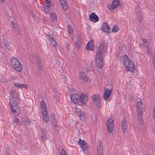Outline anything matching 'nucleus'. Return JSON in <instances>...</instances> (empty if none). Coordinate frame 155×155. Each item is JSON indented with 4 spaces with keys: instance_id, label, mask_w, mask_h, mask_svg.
<instances>
[{
    "instance_id": "12",
    "label": "nucleus",
    "mask_w": 155,
    "mask_h": 155,
    "mask_svg": "<svg viewBox=\"0 0 155 155\" xmlns=\"http://www.w3.org/2000/svg\"><path fill=\"white\" fill-rule=\"evenodd\" d=\"M142 42L143 43V45L146 47L147 48V54L148 55L151 54L152 53L151 51V48L149 45V44L145 39H143L142 40Z\"/></svg>"
},
{
    "instance_id": "31",
    "label": "nucleus",
    "mask_w": 155,
    "mask_h": 155,
    "mask_svg": "<svg viewBox=\"0 0 155 155\" xmlns=\"http://www.w3.org/2000/svg\"><path fill=\"white\" fill-rule=\"evenodd\" d=\"M73 110L75 112V113H76V114L78 115L81 112L80 109L76 107H74L73 108Z\"/></svg>"
},
{
    "instance_id": "26",
    "label": "nucleus",
    "mask_w": 155,
    "mask_h": 155,
    "mask_svg": "<svg viewBox=\"0 0 155 155\" xmlns=\"http://www.w3.org/2000/svg\"><path fill=\"white\" fill-rule=\"evenodd\" d=\"M137 110L138 118L141 119L142 117L143 114L142 109H137Z\"/></svg>"
},
{
    "instance_id": "28",
    "label": "nucleus",
    "mask_w": 155,
    "mask_h": 155,
    "mask_svg": "<svg viewBox=\"0 0 155 155\" xmlns=\"http://www.w3.org/2000/svg\"><path fill=\"white\" fill-rule=\"evenodd\" d=\"M92 46L93 43L91 44V42H88L86 47V48L87 50L93 51V49L92 47Z\"/></svg>"
},
{
    "instance_id": "54",
    "label": "nucleus",
    "mask_w": 155,
    "mask_h": 155,
    "mask_svg": "<svg viewBox=\"0 0 155 155\" xmlns=\"http://www.w3.org/2000/svg\"><path fill=\"white\" fill-rule=\"evenodd\" d=\"M27 121L28 122L30 121V120L29 119L27 120Z\"/></svg>"
},
{
    "instance_id": "39",
    "label": "nucleus",
    "mask_w": 155,
    "mask_h": 155,
    "mask_svg": "<svg viewBox=\"0 0 155 155\" xmlns=\"http://www.w3.org/2000/svg\"><path fill=\"white\" fill-rule=\"evenodd\" d=\"M13 121V124L14 123H17L19 121V120L18 118H15Z\"/></svg>"
},
{
    "instance_id": "34",
    "label": "nucleus",
    "mask_w": 155,
    "mask_h": 155,
    "mask_svg": "<svg viewBox=\"0 0 155 155\" xmlns=\"http://www.w3.org/2000/svg\"><path fill=\"white\" fill-rule=\"evenodd\" d=\"M5 153L6 155H9L10 154V148L8 147L6 148L5 150Z\"/></svg>"
},
{
    "instance_id": "8",
    "label": "nucleus",
    "mask_w": 155,
    "mask_h": 155,
    "mask_svg": "<svg viewBox=\"0 0 155 155\" xmlns=\"http://www.w3.org/2000/svg\"><path fill=\"white\" fill-rule=\"evenodd\" d=\"M121 127L123 133L125 134L128 127V121L125 119H122L121 123Z\"/></svg>"
},
{
    "instance_id": "32",
    "label": "nucleus",
    "mask_w": 155,
    "mask_h": 155,
    "mask_svg": "<svg viewBox=\"0 0 155 155\" xmlns=\"http://www.w3.org/2000/svg\"><path fill=\"white\" fill-rule=\"evenodd\" d=\"M142 104L141 102H138L136 105V107L137 109H142Z\"/></svg>"
},
{
    "instance_id": "36",
    "label": "nucleus",
    "mask_w": 155,
    "mask_h": 155,
    "mask_svg": "<svg viewBox=\"0 0 155 155\" xmlns=\"http://www.w3.org/2000/svg\"><path fill=\"white\" fill-rule=\"evenodd\" d=\"M35 59V61L36 64L37 63V62L40 63V57L39 56L36 55Z\"/></svg>"
},
{
    "instance_id": "52",
    "label": "nucleus",
    "mask_w": 155,
    "mask_h": 155,
    "mask_svg": "<svg viewBox=\"0 0 155 155\" xmlns=\"http://www.w3.org/2000/svg\"><path fill=\"white\" fill-rule=\"evenodd\" d=\"M15 92L16 94V96H17V95H18V92Z\"/></svg>"
},
{
    "instance_id": "40",
    "label": "nucleus",
    "mask_w": 155,
    "mask_h": 155,
    "mask_svg": "<svg viewBox=\"0 0 155 155\" xmlns=\"http://www.w3.org/2000/svg\"><path fill=\"white\" fill-rule=\"evenodd\" d=\"M44 10H45V12L46 13H49V8H48L47 7L45 6Z\"/></svg>"
},
{
    "instance_id": "9",
    "label": "nucleus",
    "mask_w": 155,
    "mask_h": 155,
    "mask_svg": "<svg viewBox=\"0 0 155 155\" xmlns=\"http://www.w3.org/2000/svg\"><path fill=\"white\" fill-rule=\"evenodd\" d=\"M120 3L119 0H113L112 4L108 6L109 9L111 10H114V8H117Z\"/></svg>"
},
{
    "instance_id": "11",
    "label": "nucleus",
    "mask_w": 155,
    "mask_h": 155,
    "mask_svg": "<svg viewBox=\"0 0 155 155\" xmlns=\"http://www.w3.org/2000/svg\"><path fill=\"white\" fill-rule=\"evenodd\" d=\"M11 79L12 80H14V86L16 87L22 88L25 86V84H19L18 83H17V81H19V79L17 78L15 76L11 78Z\"/></svg>"
},
{
    "instance_id": "21",
    "label": "nucleus",
    "mask_w": 155,
    "mask_h": 155,
    "mask_svg": "<svg viewBox=\"0 0 155 155\" xmlns=\"http://www.w3.org/2000/svg\"><path fill=\"white\" fill-rule=\"evenodd\" d=\"M64 10H66L68 8L67 3L66 0H59Z\"/></svg>"
},
{
    "instance_id": "5",
    "label": "nucleus",
    "mask_w": 155,
    "mask_h": 155,
    "mask_svg": "<svg viewBox=\"0 0 155 155\" xmlns=\"http://www.w3.org/2000/svg\"><path fill=\"white\" fill-rule=\"evenodd\" d=\"M114 117H110L107 123V130L109 133L111 134L113 131L114 125Z\"/></svg>"
},
{
    "instance_id": "37",
    "label": "nucleus",
    "mask_w": 155,
    "mask_h": 155,
    "mask_svg": "<svg viewBox=\"0 0 155 155\" xmlns=\"http://www.w3.org/2000/svg\"><path fill=\"white\" fill-rule=\"evenodd\" d=\"M37 64L38 65V69L40 71H42V67L40 63L37 62Z\"/></svg>"
},
{
    "instance_id": "20",
    "label": "nucleus",
    "mask_w": 155,
    "mask_h": 155,
    "mask_svg": "<svg viewBox=\"0 0 155 155\" xmlns=\"http://www.w3.org/2000/svg\"><path fill=\"white\" fill-rule=\"evenodd\" d=\"M136 13L137 15V18H142L143 15L138 7H137L136 9Z\"/></svg>"
},
{
    "instance_id": "55",
    "label": "nucleus",
    "mask_w": 155,
    "mask_h": 155,
    "mask_svg": "<svg viewBox=\"0 0 155 155\" xmlns=\"http://www.w3.org/2000/svg\"><path fill=\"white\" fill-rule=\"evenodd\" d=\"M47 0H45V1H47Z\"/></svg>"
},
{
    "instance_id": "47",
    "label": "nucleus",
    "mask_w": 155,
    "mask_h": 155,
    "mask_svg": "<svg viewBox=\"0 0 155 155\" xmlns=\"http://www.w3.org/2000/svg\"><path fill=\"white\" fill-rule=\"evenodd\" d=\"M46 2V4H50L51 3V1L50 0H47V1H45Z\"/></svg>"
},
{
    "instance_id": "35",
    "label": "nucleus",
    "mask_w": 155,
    "mask_h": 155,
    "mask_svg": "<svg viewBox=\"0 0 155 155\" xmlns=\"http://www.w3.org/2000/svg\"><path fill=\"white\" fill-rule=\"evenodd\" d=\"M119 29V28L117 25H115L114 27L112 29V31L114 32H115L117 31Z\"/></svg>"
},
{
    "instance_id": "10",
    "label": "nucleus",
    "mask_w": 155,
    "mask_h": 155,
    "mask_svg": "<svg viewBox=\"0 0 155 155\" xmlns=\"http://www.w3.org/2000/svg\"><path fill=\"white\" fill-rule=\"evenodd\" d=\"M82 42V39L81 36L80 35H78L76 38L75 43L76 44L75 47L77 50L80 48Z\"/></svg>"
},
{
    "instance_id": "45",
    "label": "nucleus",
    "mask_w": 155,
    "mask_h": 155,
    "mask_svg": "<svg viewBox=\"0 0 155 155\" xmlns=\"http://www.w3.org/2000/svg\"><path fill=\"white\" fill-rule=\"evenodd\" d=\"M51 6V4H46L45 5V7H47L48 8H49V9L50 8Z\"/></svg>"
},
{
    "instance_id": "15",
    "label": "nucleus",
    "mask_w": 155,
    "mask_h": 155,
    "mask_svg": "<svg viewBox=\"0 0 155 155\" xmlns=\"http://www.w3.org/2000/svg\"><path fill=\"white\" fill-rule=\"evenodd\" d=\"M89 19L91 21L94 22H97L99 20L98 16L94 13H93L90 15Z\"/></svg>"
},
{
    "instance_id": "33",
    "label": "nucleus",
    "mask_w": 155,
    "mask_h": 155,
    "mask_svg": "<svg viewBox=\"0 0 155 155\" xmlns=\"http://www.w3.org/2000/svg\"><path fill=\"white\" fill-rule=\"evenodd\" d=\"M51 117V119H53L52 120V121L54 125H55V124H56L57 123V121L56 118H55L54 115L53 114L52 115Z\"/></svg>"
},
{
    "instance_id": "1",
    "label": "nucleus",
    "mask_w": 155,
    "mask_h": 155,
    "mask_svg": "<svg viewBox=\"0 0 155 155\" xmlns=\"http://www.w3.org/2000/svg\"><path fill=\"white\" fill-rule=\"evenodd\" d=\"M107 43L103 40L101 41V43L98 48V50L96 53V64L98 68H101L103 66L102 54L107 50Z\"/></svg>"
},
{
    "instance_id": "30",
    "label": "nucleus",
    "mask_w": 155,
    "mask_h": 155,
    "mask_svg": "<svg viewBox=\"0 0 155 155\" xmlns=\"http://www.w3.org/2000/svg\"><path fill=\"white\" fill-rule=\"evenodd\" d=\"M40 107H41V111H42V109H43L44 110H47L46 104L43 101H42L41 102Z\"/></svg>"
},
{
    "instance_id": "7",
    "label": "nucleus",
    "mask_w": 155,
    "mask_h": 155,
    "mask_svg": "<svg viewBox=\"0 0 155 155\" xmlns=\"http://www.w3.org/2000/svg\"><path fill=\"white\" fill-rule=\"evenodd\" d=\"M92 99L96 106L98 108L100 107H101V100L99 95L97 94L93 95Z\"/></svg>"
},
{
    "instance_id": "25",
    "label": "nucleus",
    "mask_w": 155,
    "mask_h": 155,
    "mask_svg": "<svg viewBox=\"0 0 155 155\" xmlns=\"http://www.w3.org/2000/svg\"><path fill=\"white\" fill-rule=\"evenodd\" d=\"M50 18L54 22L55 21H57V15L55 13L52 12L51 13H50Z\"/></svg>"
},
{
    "instance_id": "3",
    "label": "nucleus",
    "mask_w": 155,
    "mask_h": 155,
    "mask_svg": "<svg viewBox=\"0 0 155 155\" xmlns=\"http://www.w3.org/2000/svg\"><path fill=\"white\" fill-rule=\"evenodd\" d=\"M71 101L72 103L77 105H82L84 98V96L81 94L80 95L74 94L71 96Z\"/></svg>"
},
{
    "instance_id": "50",
    "label": "nucleus",
    "mask_w": 155,
    "mask_h": 155,
    "mask_svg": "<svg viewBox=\"0 0 155 155\" xmlns=\"http://www.w3.org/2000/svg\"><path fill=\"white\" fill-rule=\"evenodd\" d=\"M1 81L3 83H4V81H5V79L4 78H2L1 79Z\"/></svg>"
},
{
    "instance_id": "38",
    "label": "nucleus",
    "mask_w": 155,
    "mask_h": 155,
    "mask_svg": "<svg viewBox=\"0 0 155 155\" xmlns=\"http://www.w3.org/2000/svg\"><path fill=\"white\" fill-rule=\"evenodd\" d=\"M50 41L51 44L52 46H55L57 44L56 41L54 39L53 40L51 41Z\"/></svg>"
},
{
    "instance_id": "22",
    "label": "nucleus",
    "mask_w": 155,
    "mask_h": 155,
    "mask_svg": "<svg viewBox=\"0 0 155 155\" xmlns=\"http://www.w3.org/2000/svg\"><path fill=\"white\" fill-rule=\"evenodd\" d=\"M10 104L11 107L17 105V100L16 98L12 97L10 99Z\"/></svg>"
},
{
    "instance_id": "19",
    "label": "nucleus",
    "mask_w": 155,
    "mask_h": 155,
    "mask_svg": "<svg viewBox=\"0 0 155 155\" xmlns=\"http://www.w3.org/2000/svg\"><path fill=\"white\" fill-rule=\"evenodd\" d=\"M3 41L4 45L6 48L8 49H9L11 48V46L7 38L5 37H4L3 38Z\"/></svg>"
},
{
    "instance_id": "44",
    "label": "nucleus",
    "mask_w": 155,
    "mask_h": 155,
    "mask_svg": "<svg viewBox=\"0 0 155 155\" xmlns=\"http://www.w3.org/2000/svg\"><path fill=\"white\" fill-rule=\"evenodd\" d=\"M54 127L57 130H59V127L57 126L56 124H55V125H54Z\"/></svg>"
},
{
    "instance_id": "46",
    "label": "nucleus",
    "mask_w": 155,
    "mask_h": 155,
    "mask_svg": "<svg viewBox=\"0 0 155 155\" xmlns=\"http://www.w3.org/2000/svg\"><path fill=\"white\" fill-rule=\"evenodd\" d=\"M153 116L154 118H155V107H154L153 109Z\"/></svg>"
},
{
    "instance_id": "13",
    "label": "nucleus",
    "mask_w": 155,
    "mask_h": 155,
    "mask_svg": "<svg viewBox=\"0 0 155 155\" xmlns=\"http://www.w3.org/2000/svg\"><path fill=\"white\" fill-rule=\"evenodd\" d=\"M78 143L84 151H85L87 149V144L84 140H82L81 139H79L78 141Z\"/></svg>"
},
{
    "instance_id": "23",
    "label": "nucleus",
    "mask_w": 155,
    "mask_h": 155,
    "mask_svg": "<svg viewBox=\"0 0 155 155\" xmlns=\"http://www.w3.org/2000/svg\"><path fill=\"white\" fill-rule=\"evenodd\" d=\"M11 110L12 112L15 115H18L19 113V110L17 108L16 106H15V107L14 106L11 107Z\"/></svg>"
},
{
    "instance_id": "49",
    "label": "nucleus",
    "mask_w": 155,
    "mask_h": 155,
    "mask_svg": "<svg viewBox=\"0 0 155 155\" xmlns=\"http://www.w3.org/2000/svg\"><path fill=\"white\" fill-rule=\"evenodd\" d=\"M15 31L17 34H19V29H18L17 30H16Z\"/></svg>"
},
{
    "instance_id": "48",
    "label": "nucleus",
    "mask_w": 155,
    "mask_h": 155,
    "mask_svg": "<svg viewBox=\"0 0 155 155\" xmlns=\"http://www.w3.org/2000/svg\"><path fill=\"white\" fill-rule=\"evenodd\" d=\"M137 19L138 20L139 22L140 23H141L142 22V18H139Z\"/></svg>"
},
{
    "instance_id": "17",
    "label": "nucleus",
    "mask_w": 155,
    "mask_h": 155,
    "mask_svg": "<svg viewBox=\"0 0 155 155\" xmlns=\"http://www.w3.org/2000/svg\"><path fill=\"white\" fill-rule=\"evenodd\" d=\"M102 29L104 32L107 33H109L110 31L109 27L107 23L105 22L103 24Z\"/></svg>"
},
{
    "instance_id": "18",
    "label": "nucleus",
    "mask_w": 155,
    "mask_h": 155,
    "mask_svg": "<svg viewBox=\"0 0 155 155\" xmlns=\"http://www.w3.org/2000/svg\"><path fill=\"white\" fill-rule=\"evenodd\" d=\"M79 78L85 82H87L88 80L87 76L83 72L80 73Z\"/></svg>"
},
{
    "instance_id": "16",
    "label": "nucleus",
    "mask_w": 155,
    "mask_h": 155,
    "mask_svg": "<svg viewBox=\"0 0 155 155\" xmlns=\"http://www.w3.org/2000/svg\"><path fill=\"white\" fill-rule=\"evenodd\" d=\"M98 147H97V155H103V147L101 142L99 141L98 142Z\"/></svg>"
},
{
    "instance_id": "14",
    "label": "nucleus",
    "mask_w": 155,
    "mask_h": 155,
    "mask_svg": "<svg viewBox=\"0 0 155 155\" xmlns=\"http://www.w3.org/2000/svg\"><path fill=\"white\" fill-rule=\"evenodd\" d=\"M42 118L45 123L48 122L49 120L48 115L47 114V110L42 109L41 111Z\"/></svg>"
},
{
    "instance_id": "51",
    "label": "nucleus",
    "mask_w": 155,
    "mask_h": 155,
    "mask_svg": "<svg viewBox=\"0 0 155 155\" xmlns=\"http://www.w3.org/2000/svg\"><path fill=\"white\" fill-rule=\"evenodd\" d=\"M18 29V27H16V28H15V29H14L15 31L16 30H17Z\"/></svg>"
},
{
    "instance_id": "41",
    "label": "nucleus",
    "mask_w": 155,
    "mask_h": 155,
    "mask_svg": "<svg viewBox=\"0 0 155 155\" xmlns=\"http://www.w3.org/2000/svg\"><path fill=\"white\" fill-rule=\"evenodd\" d=\"M64 154H66L65 153V151L64 149H62L61 150V155Z\"/></svg>"
},
{
    "instance_id": "24",
    "label": "nucleus",
    "mask_w": 155,
    "mask_h": 155,
    "mask_svg": "<svg viewBox=\"0 0 155 155\" xmlns=\"http://www.w3.org/2000/svg\"><path fill=\"white\" fill-rule=\"evenodd\" d=\"M67 28L68 32L70 33L69 36L71 38H73V28L72 27L69 25L67 26Z\"/></svg>"
},
{
    "instance_id": "6",
    "label": "nucleus",
    "mask_w": 155,
    "mask_h": 155,
    "mask_svg": "<svg viewBox=\"0 0 155 155\" xmlns=\"http://www.w3.org/2000/svg\"><path fill=\"white\" fill-rule=\"evenodd\" d=\"M111 87V85L110 84H107L104 88V100H106L111 95L112 91V88L109 90L108 87Z\"/></svg>"
},
{
    "instance_id": "29",
    "label": "nucleus",
    "mask_w": 155,
    "mask_h": 155,
    "mask_svg": "<svg viewBox=\"0 0 155 155\" xmlns=\"http://www.w3.org/2000/svg\"><path fill=\"white\" fill-rule=\"evenodd\" d=\"M79 116V118L81 120H83L85 117V113L82 111L78 115Z\"/></svg>"
},
{
    "instance_id": "42",
    "label": "nucleus",
    "mask_w": 155,
    "mask_h": 155,
    "mask_svg": "<svg viewBox=\"0 0 155 155\" xmlns=\"http://www.w3.org/2000/svg\"><path fill=\"white\" fill-rule=\"evenodd\" d=\"M48 40H49V41H51L53 40V38L50 35H49L48 36Z\"/></svg>"
},
{
    "instance_id": "4",
    "label": "nucleus",
    "mask_w": 155,
    "mask_h": 155,
    "mask_svg": "<svg viewBox=\"0 0 155 155\" xmlns=\"http://www.w3.org/2000/svg\"><path fill=\"white\" fill-rule=\"evenodd\" d=\"M10 62L12 66L16 71L21 72L22 67L20 62L17 58H12L10 60Z\"/></svg>"
},
{
    "instance_id": "53",
    "label": "nucleus",
    "mask_w": 155,
    "mask_h": 155,
    "mask_svg": "<svg viewBox=\"0 0 155 155\" xmlns=\"http://www.w3.org/2000/svg\"><path fill=\"white\" fill-rule=\"evenodd\" d=\"M4 0H0V2H2L4 1Z\"/></svg>"
},
{
    "instance_id": "2",
    "label": "nucleus",
    "mask_w": 155,
    "mask_h": 155,
    "mask_svg": "<svg viewBox=\"0 0 155 155\" xmlns=\"http://www.w3.org/2000/svg\"><path fill=\"white\" fill-rule=\"evenodd\" d=\"M121 61H122L128 70L132 72L135 68L134 63L130 60L128 57L125 54L122 56L120 58Z\"/></svg>"
},
{
    "instance_id": "43",
    "label": "nucleus",
    "mask_w": 155,
    "mask_h": 155,
    "mask_svg": "<svg viewBox=\"0 0 155 155\" xmlns=\"http://www.w3.org/2000/svg\"><path fill=\"white\" fill-rule=\"evenodd\" d=\"M12 25L13 27V29H15V28L17 27V25L15 23H12Z\"/></svg>"
},
{
    "instance_id": "27",
    "label": "nucleus",
    "mask_w": 155,
    "mask_h": 155,
    "mask_svg": "<svg viewBox=\"0 0 155 155\" xmlns=\"http://www.w3.org/2000/svg\"><path fill=\"white\" fill-rule=\"evenodd\" d=\"M41 138L43 140L45 139L46 138L47 135L45 130L43 129H41Z\"/></svg>"
}]
</instances>
